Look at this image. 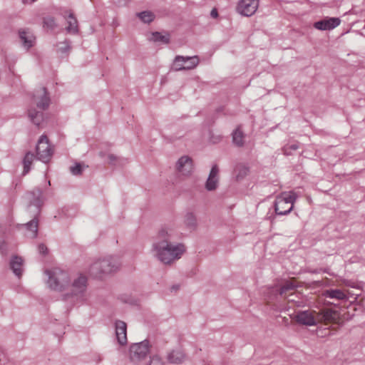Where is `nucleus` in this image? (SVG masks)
<instances>
[{
  "label": "nucleus",
  "instance_id": "21",
  "mask_svg": "<svg viewBox=\"0 0 365 365\" xmlns=\"http://www.w3.org/2000/svg\"><path fill=\"white\" fill-rule=\"evenodd\" d=\"M168 359L170 363L180 364L184 361L185 355L180 350L173 351L168 355Z\"/></svg>",
  "mask_w": 365,
  "mask_h": 365
},
{
  "label": "nucleus",
  "instance_id": "28",
  "mask_svg": "<svg viewBox=\"0 0 365 365\" xmlns=\"http://www.w3.org/2000/svg\"><path fill=\"white\" fill-rule=\"evenodd\" d=\"M236 178L237 180L242 179L248 173V169L244 165H238L235 169Z\"/></svg>",
  "mask_w": 365,
  "mask_h": 365
},
{
  "label": "nucleus",
  "instance_id": "32",
  "mask_svg": "<svg viewBox=\"0 0 365 365\" xmlns=\"http://www.w3.org/2000/svg\"><path fill=\"white\" fill-rule=\"evenodd\" d=\"M71 171L73 175H79L82 172V167L80 164H77L71 168Z\"/></svg>",
  "mask_w": 365,
  "mask_h": 365
},
{
  "label": "nucleus",
  "instance_id": "6",
  "mask_svg": "<svg viewBox=\"0 0 365 365\" xmlns=\"http://www.w3.org/2000/svg\"><path fill=\"white\" fill-rule=\"evenodd\" d=\"M297 199L294 192H284L277 197L275 211L278 215H286L293 209L294 202Z\"/></svg>",
  "mask_w": 365,
  "mask_h": 365
},
{
  "label": "nucleus",
  "instance_id": "33",
  "mask_svg": "<svg viewBox=\"0 0 365 365\" xmlns=\"http://www.w3.org/2000/svg\"><path fill=\"white\" fill-rule=\"evenodd\" d=\"M38 251L41 254H46L47 252V247L44 245H40L38 246Z\"/></svg>",
  "mask_w": 365,
  "mask_h": 365
},
{
  "label": "nucleus",
  "instance_id": "26",
  "mask_svg": "<svg viewBox=\"0 0 365 365\" xmlns=\"http://www.w3.org/2000/svg\"><path fill=\"white\" fill-rule=\"evenodd\" d=\"M27 229L31 231V237H36L38 232V220L36 219H34L28 224H26Z\"/></svg>",
  "mask_w": 365,
  "mask_h": 365
},
{
  "label": "nucleus",
  "instance_id": "30",
  "mask_svg": "<svg viewBox=\"0 0 365 365\" xmlns=\"http://www.w3.org/2000/svg\"><path fill=\"white\" fill-rule=\"evenodd\" d=\"M298 148V145L297 144H292L290 145H287L284 148V153L285 155H290L291 151L289 150H297Z\"/></svg>",
  "mask_w": 365,
  "mask_h": 365
},
{
  "label": "nucleus",
  "instance_id": "16",
  "mask_svg": "<svg viewBox=\"0 0 365 365\" xmlns=\"http://www.w3.org/2000/svg\"><path fill=\"white\" fill-rule=\"evenodd\" d=\"M115 334L120 345L127 343V325L124 322L117 321L115 322Z\"/></svg>",
  "mask_w": 365,
  "mask_h": 365
},
{
  "label": "nucleus",
  "instance_id": "24",
  "mask_svg": "<svg viewBox=\"0 0 365 365\" xmlns=\"http://www.w3.org/2000/svg\"><path fill=\"white\" fill-rule=\"evenodd\" d=\"M243 138L244 135L242 132L240 130V128H237L232 133L233 142L237 145L240 146L243 144Z\"/></svg>",
  "mask_w": 365,
  "mask_h": 365
},
{
  "label": "nucleus",
  "instance_id": "20",
  "mask_svg": "<svg viewBox=\"0 0 365 365\" xmlns=\"http://www.w3.org/2000/svg\"><path fill=\"white\" fill-rule=\"evenodd\" d=\"M23 262V259L18 256H14L10 262L11 269L14 273L19 277H20L22 273Z\"/></svg>",
  "mask_w": 365,
  "mask_h": 365
},
{
  "label": "nucleus",
  "instance_id": "38",
  "mask_svg": "<svg viewBox=\"0 0 365 365\" xmlns=\"http://www.w3.org/2000/svg\"><path fill=\"white\" fill-rule=\"evenodd\" d=\"M37 192H38V195H41V191H40V190H38V191H37Z\"/></svg>",
  "mask_w": 365,
  "mask_h": 365
},
{
  "label": "nucleus",
  "instance_id": "27",
  "mask_svg": "<svg viewBox=\"0 0 365 365\" xmlns=\"http://www.w3.org/2000/svg\"><path fill=\"white\" fill-rule=\"evenodd\" d=\"M43 27L47 29H53L56 26V21L52 16H46L43 19Z\"/></svg>",
  "mask_w": 365,
  "mask_h": 365
},
{
  "label": "nucleus",
  "instance_id": "36",
  "mask_svg": "<svg viewBox=\"0 0 365 365\" xmlns=\"http://www.w3.org/2000/svg\"><path fill=\"white\" fill-rule=\"evenodd\" d=\"M104 268H106V264L103 265V267H102L101 269H104Z\"/></svg>",
  "mask_w": 365,
  "mask_h": 365
},
{
  "label": "nucleus",
  "instance_id": "10",
  "mask_svg": "<svg viewBox=\"0 0 365 365\" xmlns=\"http://www.w3.org/2000/svg\"><path fill=\"white\" fill-rule=\"evenodd\" d=\"M199 63L197 56L183 57L177 56L175 59L173 66L175 70L192 69L197 66Z\"/></svg>",
  "mask_w": 365,
  "mask_h": 365
},
{
  "label": "nucleus",
  "instance_id": "9",
  "mask_svg": "<svg viewBox=\"0 0 365 365\" xmlns=\"http://www.w3.org/2000/svg\"><path fill=\"white\" fill-rule=\"evenodd\" d=\"M36 153L38 159L44 163L48 162L52 155V149L46 135H42L36 146Z\"/></svg>",
  "mask_w": 365,
  "mask_h": 365
},
{
  "label": "nucleus",
  "instance_id": "7",
  "mask_svg": "<svg viewBox=\"0 0 365 365\" xmlns=\"http://www.w3.org/2000/svg\"><path fill=\"white\" fill-rule=\"evenodd\" d=\"M118 265L113 259H103L93 263L90 267V274L94 277H101L102 274H108L118 269Z\"/></svg>",
  "mask_w": 365,
  "mask_h": 365
},
{
  "label": "nucleus",
  "instance_id": "18",
  "mask_svg": "<svg viewBox=\"0 0 365 365\" xmlns=\"http://www.w3.org/2000/svg\"><path fill=\"white\" fill-rule=\"evenodd\" d=\"M19 37L24 48L29 49L35 43L36 38L34 34L27 30L19 31Z\"/></svg>",
  "mask_w": 365,
  "mask_h": 365
},
{
  "label": "nucleus",
  "instance_id": "2",
  "mask_svg": "<svg viewBox=\"0 0 365 365\" xmlns=\"http://www.w3.org/2000/svg\"><path fill=\"white\" fill-rule=\"evenodd\" d=\"M294 318L298 323L308 326L315 325L318 323L336 324L340 320V314L331 309H322L318 312L309 309L298 312Z\"/></svg>",
  "mask_w": 365,
  "mask_h": 365
},
{
  "label": "nucleus",
  "instance_id": "1",
  "mask_svg": "<svg viewBox=\"0 0 365 365\" xmlns=\"http://www.w3.org/2000/svg\"><path fill=\"white\" fill-rule=\"evenodd\" d=\"M172 235L173 230L163 228L158 233V241L154 244L155 255L164 264H170L180 259L185 252L183 244H173L170 242Z\"/></svg>",
  "mask_w": 365,
  "mask_h": 365
},
{
  "label": "nucleus",
  "instance_id": "22",
  "mask_svg": "<svg viewBox=\"0 0 365 365\" xmlns=\"http://www.w3.org/2000/svg\"><path fill=\"white\" fill-rule=\"evenodd\" d=\"M149 39L155 42H162L163 43H168L169 42L168 35L164 36L158 32L151 34L150 36L149 37Z\"/></svg>",
  "mask_w": 365,
  "mask_h": 365
},
{
  "label": "nucleus",
  "instance_id": "8",
  "mask_svg": "<svg viewBox=\"0 0 365 365\" xmlns=\"http://www.w3.org/2000/svg\"><path fill=\"white\" fill-rule=\"evenodd\" d=\"M259 0H240L237 5V11L245 16H251L259 7Z\"/></svg>",
  "mask_w": 365,
  "mask_h": 365
},
{
  "label": "nucleus",
  "instance_id": "23",
  "mask_svg": "<svg viewBox=\"0 0 365 365\" xmlns=\"http://www.w3.org/2000/svg\"><path fill=\"white\" fill-rule=\"evenodd\" d=\"M34 159V156L31 153H27L24 159V171L23 174L26 175L30 170V166Z\"/></svg>",
  "mask_w": 365,
  "mask_h": 365
},
{
  "label": "nucleus",
  "instance_id": "37",
  "mask_svg": "<svg viewBox=\"0 0 365 365\" xmlns=\"http://www.w3.org/2000/svg\"><path fill=\"white\" fill-rule=\"evenodd\" d=\"M190 63V61H187V63H185V65H189Z\"/></svg>",
  "mask_w": 365,
  "mask_h": 365
},
{
  "label": "nucleus",
  "instance_id": "11",
  "mask_svg": "<svg viewBox=\"0 0 365 365\" xmlns=\"http://www.w3.org/2000/svg\"><path fill=\"white\" fill-rule=\"evenodd\" d=\"M148 344L143 341L135 344L130 348V357L132 361L138 362L144 358L148 352Z\"/></svg>",
  "mask_w": 365,
  "mask_h": 365
},
{
  "label": "nucleus",
  "instance_id": "19",
  "mask_svg": "<svg viewBox=\"0 0 365 365\" xmlns=\"http://www.w3.org/2000/svg\"><path fill=\"white\" fill-rule=\"evenodd\" d=\"M67 22L66 31L71 34H77L78 31V21L72 13L65 15Z\"/></svg>",
  "mask_w": 365,
  "mask_h": 365
},
{
  "label": "nucleus",
  "instance_id": "35",
  "mask_svg": "<svg viewBox=\"0 0 365 365\" xmlns=\"http://www.w3.org/2000/svg\"><path fill=\"white\" fill-rule=\"evenodd\" d=\"M211 16L213 17V18H216L217 16V9H214L212 10L211 11Z\"/></svg>",
  "mask_w": 365,
  "mask_h": 365
},
{
  "label": "nucleus",
  "instance_id": "31",
  "mask_svg": "<svg viewBox=\"0 0 365 365\" xmlns=\"http://www.w3.org/2000/svg\"><path fill=\"white\" fill-rule=\"evenodd\" d=\"M149 365H164V364L160 357L154 356L152 357Z\"/></svg>",
  "mask_w": 365,
  "mask_h": 365
},
{
  "label": "nucleus",
  "instance_id": "17",
  "mask_svg": "<svg viewBox=\"0 0 365 365\" xmlns=\"http://www.w3.org/2000/svg\"><path fill=\"white\" fill-rule=\"evenodd\" d=\"M218 174L219 169L217 165H214L211 169L208 179L206 182L205 187L207 190H213L217 188L219 180Z\"/></svg>",
  "mask_w": 365,
  "mask_h": 365
},
{
  "label": "nucleus",
  "instance_id": "25",
  "mask_svg": "<svg viewBox=\"0 0 365 365\" xmlns=\"http://www.w3.org/2000/svg\"><path fill=\"white\" fill-rule=\"evenodd\" d=\"M138 16L140 19L144 23H150L151 22L154 18V14L150 11H143L138 14Z\"/></svg>",
  "mask_w": 365,
  "mask_h": 365
},
{
  "label": "nucleus",
  "instance_id": "5",
  "mask_svg": "<svg viewBox=\"0 0 365 365\" xmlns=\"http://www.w3.org/2000/svg\"><path fill=\"white\" fill-rule=\"evenodd\" d=\"M48 276V286L58 291H63L67 289L71 282V277L68 272L55 268L53 270H47L46 272Z\"/></svg>",
  "mask_w": 365,
  "mask_h": 365
},
{
  "label": "nucleus",
  "instance_id": "15",
  "mask_svg": "<svg viewBox=\"0 0 365 365\" xmlns=\"http://www.w3.org/2000/svg\"><path fill=\"white\" fill-rule=\"evenodd\" d=\"M322 295L325 298L335 299L337 300L347 299L349 297V291L339 289H331L324 291Z\"/></svg>",
  "mask_w": 365,
  "mask_h": 365
},
{
  "label": "nucleus",
  "instance_id": "3",
  "mask_svg": "<svg viewBox=\"0 0 365 365\" xmlns=\"http://www.w3.org/2000/svg\"><path fill=\"white\" fill-rule=\"evenodd\" d=\"M32 105L36 106L38 110L36 111L32 108L29 110V116L34 123L38 125L42 119V110H45L49 105V98L45 88L36 91L34 95Z\"/></svg>",
  "mask_w": 365,
  "mask_h": 365
},
{
  "label": "nucleus",
  "instance_id": "13",
  "mask_svg": "<svg viewBox=\"0 0 365 365\" xmlns=\"http://www.w3.org/2000/svg\"><path fill=\"white\" fill-rule=\"evenodd\" d=\"M340 23L341 20L339 18H326L322 21L315 22L314 24V27L316 29L321 31L331 30L337 27Z\"/></svg>",
  "mask_w": 365,
  "mask_h": 365
},
{
  "label": "nucleus",
  "instance_id": "34",
  "mask_svg": "<svg viewBox=\"0 0 365 365\" xmlns=\"http://www.w3.org/2000/svg\"><path fill=\"white\" fill-rule=\"evenodd\" d=\"M108 158H109V163H113L114 161L116 160V158L113 155H110L108 156Z\"/></svg>",
  "mask_w": 365,
  "mask_h": 365
},
{
  "label": "nucleus",
  "instance_id": "14",
  "mask_svg": "<svg viewBox=\"0 0 365 365\" xmlns=\"http://www.w3.org/2000/svg\"><path fill=\"white\" fill-rule=\"evenodd\" d=\"M176 166L178 171L183 175H190L193 170L192 160L188 156L181 157Z\"/></svg>",
  "mask_w": 365,
  "mask_h": 365
},
{
  "label": "nucleus",
  "instance_id": "4",
  "mask_svg": "<svg viewBox=\"0 0 365 365\" xmlns=\"http://www.w3.org/2000/svg\"><path fill=\"white\" fill-rule=\"evenodd\" d=\"M298 283L295 278H292L285 282L279 289V296L283 298L287 297L288 309L293 308L295 305L301 307L304 303L301 300L302 294L295 290Z\"/></svg>",
  "mask_w": 365,
  "mask_h": 365
},
{
  "label": "nucleus",
  "instance_id": "12",
  "mask_svg": "<svg viewBox=\"0 0 365 365\" xmlns=\"http://www.w3.org/2000/svg\"><path fill=\"white\" fill-rule=\"evenodd\" d=\"M87 287V279L85 276L81 274L76 278L73 279V282H69V286L67 288L72 294L78 295L85 292Z\"/></svg>",
  "mask_w": 365,
  "mask_h": 365
},
{
  "label": "nucleus",
  "instance_id": "29",
  "mask_svg": "<svg viewBox=\"0 0 365 365\" xmlns=\"http://www.w3.org/2000/svg\"><path fill=\"white\" fill-rule=\"evenodd\" d=\"M185 223L189 226H193L195 224V217L192 213H188L185 216Z\"/></svg>",
  "mask_w": 365,
  "mask_h": 365
}]
</instances>
